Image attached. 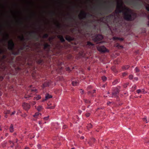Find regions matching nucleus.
<instances>
[{"mask_svg":"<svg viewBox=\"0 0 149 149\" xmlns=\"http://www.w3.org/2000/svg\"><path fill=\"white\" fill-rule=\"evenodd\" d=\"M117 6L115 12L117 14H122L124 18L129 20L130 19V12L129 9L126 7L123 1H116Z\"/></svg>","mask_w":149,"mask_h":149,"instance_id":"1","label":"nucleus"},{"mask_svg":"<svg viewBox=\"0 0 149 149\" xmlns=\"http://www.w3.org/2000/svg\"><path fill=\"white\" fill-rule=\"evenodd\" d=\"M145 1H131V8L132 5L136 9H140L145 7L146 9L149 11V4L147 3Z\"/></svg>","mask_w":149,"mask_h":149,"instance_id":"2","label":"nucleus"},{"mask_svg":"<svg viewBox=\"0 0 149 149\" xmlns=\"http://www.w3.org/2000/svg\"><path fill=\"white\" fill-rule=\"evenodd\" d=\"M36 90L35 88L30 89L27 93L28 94L26 95L25 97V98H27L29 97H31L33 95H35L36 93Z\"/></svg>","mask_w":149,"mask_h":149,"instance_id":"3","label":"nucleus"},{"mask_svg":"<svg viewBox=\"0 0 149 149\" xmlns=\"http://www.w3.org/2000/svg\"><path fill=\"white\" fill-rule=\"evenodd\" d=\"M103 38L102 36L100 34L97 35L95 37L93 38V40L95 42H97L101 40Z\"/></svg>","mask_w":149,"mask_h":149,"instance_id":"4","label":"nucleus"},{"mask_svg":"<svg viewBox=\"0 0 149 149\" xmlns=\"http://www.w3.org/2000/svg\"><path fill=\"white\" fill-rule=\"evenodd\" d=\"M8 48L10 50H12L14 46V44L12 40H10L8 42Z\"/></svg>","mask_w":149,"mask_h":149,"instance_id":"5","label":"nucleus"},{"mask_svg":"<svg viewBox=\"0 0 149 149\" xmlns=\"http://www.w3.org/2000/svg\"><path fill=\"white\" fill-rule=\"evenodd\" d=\"M98 50L102 52H108V51L104 46H98L97 47Z\"/></svg>","mask_w":149,"mask_h":149,"instance_id":"6","label":"nucleus"},{"mask_svg":"<svg viewBox=\"0 0 149 149\" xmlns=\"http://www.w3.org/2000/svg\"><path fill=\"white\" fill-rule=\"evenodd\" d=\"M86 13L84 11H81L79 15V17L80 19H82L86 17Z\"/></svg>","mask_w":149,"mask_h":149,"instance_id":"7","label":"nucleus"},{"mask_svg":"<svg viewBox=\"0 0 149 149\" xmlns=\"http://www.w3.org/2000/svg\"><path fill=\"white\" fill-rule=\"evenodd\" d=\"M41 115V114L39 112L36 113L35 114L33 115V116L34 117V120H36L38 119H39Z\"/></svg>","mask_w":149,"mask_h":149,"instance_id":"8","label":"nucleus"},{"mask_svg":"<svg viewBox=\"0 0 149 149\" xmlns=\"http://www.w3.org/2000/svg\"><path fill=\"white\" fill-rule=\"evenodd\" d=\"M131 21L136 18L137 17V14L136 13H134L132 10L131 9Z\"/></svg>","mask_w":149,"mask_h":149,"instance_id":"9","label":"nucleus"},{"mask_svg":"<svg viewBox=\"0 0 149 149\" xmlns=\"http://www.w3.org/2000/svg\"><path fill=\"white\" fill-rule=\"evenodd\" d=\"M23 108L26 110H28L30 108V105L28 103H24L22 105Z\"/></svg>","mask_w":149,"mask_h":149,"instance_id":"10","label":"nucleus"},{"mask_svg":"<svg viewBox=\"0 0 149 149\" xmlns=\"http://www.w3.org/2000/svg\"><path fill=\"white\" fill-rule=\"evenodd\" d=\"M119 92L117 89H116L115 91L112 93V97H116L117 96V94Z\"/></svg>","mask_w":149,"mask_h":149,"instance_id":"11","label":"nucleus"},{"mask_svg":"<svg viewBox=\"0 0 149 149\" xmlns=\"http://www.w3.org/2000/svg\"><path fill=\"white\" fill-rule=\"evenodd\" d=\"M49 82L48 81H46L45 82L44 84H43V85L42 86V87L43 88H44L45 87L48 86H49Z\"/></svg>","mask_w":149,"mask_h":149,"instance_id":"12","label":"nucleus"},{"mask_svg":"<svg viewBox=\"0 0 149 149\" xmlns=\"http://www.w3.org/2000/svg\"><path fill=\"white\" fill-rule=\"evenodd\" d=\"M52 97V96L51 95H49L48 94H47L45 96V100H42V102H44L45 100H46L50 98H51Z\"/></svg>","mask_w":149,"mask_h":149,"instance_id":"13","label":"nucleus"},{"mask_svg":"<svg viewBox=\"0 0 149 149\" xmlns=\"http://www.w3.org/2000/svg\"><path fill=\"white\" fill-rule=\"evenodd\" d=\"M58 38L60 39L61 42H63L65 41V40L62 36L59 35L58 36Z\"/></svg>","mask_w":149,"mask_h":149,"instance_id":"14","label":"nucleus"},{"mask_svg":"<svg viewBox=\"0 0 149 149\" xmlns=\"http://www.w3.org/2000/svg\"><path fill=\"white\" fill-rule=\"evenodd\" d=\"M9 130L10 132H12L14 131L13 126L12 124H11L10 128Z\"/></svg>","mask_w":149,"mask_h":149,"instance_id":"15","label":"nucleus"},{"mask_svg":"<svg viewBox=\"0 0 149 149\" xmlns=\"http://www.w3.org/2000/svg\"><path fill=\"white\" fill-rule=\"evenodd\" d=\"M113 40H119L121 41H122L123 40V38H118V37H114L113 38Z\"/></svg>","mask_w":149,"mask_h":149,"instance_id":"16","label":"nucleus"},{"mask_svg":"<svg viewBox=\"0 0 149 149\" xmlns=\"http://www.w3.org/2000/svg\"><path fill=\"white\" fill-rule=\"evenodd\" d=\"M72 85L73 86H77L79 84L78 82H77V81H72Z\"/></svg>","mask_w":149,"mask_h":149,"instance_id":"17","label":"nucleus"},{"mask_svg":"<svg viewBox=\"0 0 149 149\" xmlns=\"http://www.w3.org/2000/svg\"><path fill=\"white\" fill-rule=\"evenodd\" d=\"M41 98V97L39 95H38L34 97V100H38Z\"/></svg>","mask_w":149,"mask_h":149,"instance_id":"18","label":"nucleus"},{"mask_svg":"<svg viewBox=\"0 0 149 149\" xmlns=\"http://www.w3.org/2000/svg\"><path fill=\"white\" fill-rule=\"evenodd\" d=\"M43 108L41 106H39L38 108H37V110L39 111H41L42 109Z\"/></svg>","mask_w":149,"mask_h":149,"instance_id":"19","label":"nucleus"},{"mask_svg":"<svg viewBox=\"0 0 149 149\" xmlns=\"http://www.w3.org/2000/svg\"><path fill=\"white\" fill-rule=\"evenodd\" d=\"M116 47H117L119 49H121V48H123V47L121 46H120V45L119 44H116Z\"/></svg>","mask_w":149,"mask_h":149,"instance_id":"20","label":"nucleus"},{"mask_svg":"<svg viewBox=\"0 0 149 149\" xmlns=\"http://www.w3.org/2000/svg\"><path fill=\"white\" fill-rule=\"evenodd\" d=\"M136 85H134L132 86V90L131 91H134V90H135L136 89Z\"/></svg>","mask_w":149,"mask_h":149,"instance_id":"21","label":"nucleus"},{"mask_svg":"<svg viewBox=\"0 0 149 149\" xmlns=\"http://www.w3.org/2000/svg\"><path fill=\"white\" fill-rule=\"evenodd\" d=\"M129 68V66L128 65H127L124 66L122 68L123 70H127Z\"/></svg>","mask_w":149,"mask_h":149,"instance_id":"22","label":"nucleus"},{"mask_svg":"<svg viewBox=\"0 0 149 149\" xmlns=\"http://www.w3.org/2000/svg\"><path fill=\"white\" fill-rule=\"evenodd\" d=\"M102 79L103 81H105L107 80V78L106 77L104 76L102 77Z\"/></svg>","mask_w":149,"mask_h":149,"instance_id":"23","label":"nucleus"},{"mask_svg":"<svg viewBox=\"0 0 149 149\" xmlns=\"http://www.w3.org/2000/svg\"><path fill=\"white\" fill-rule=\"evenodd\" d=\"M134 70L136 72H138L139 71V70L137 67H136L135 68Z\"/></svg>","mask_w":149,"mask_h":149,"instance_id":"24","label":"nucleus"},{"mask_svg":"<svg viewBox=\"0 0 149 149\" xmlns=\"http://www.w3.org/2000/svg\"><path fill=\"white\" fill-rule=\"evenodd\" d=\"M49 116H48L46 117H45L43 118V119L45 120H48L49 119Z\"/></svg>","mask_w":149,"mask_h":149,"instance_id":"25","label":"nucleus"},{"mask_svg":"<svg viewBox=\"0 0 149 149\" xmlns=\"http://www.w3.org/2000/svg\"><path fill=\"white\" fill-rule=\"evenodd\" d=\"M143 121L146 122V123H148L147 122V120L146 117H145L143 118Z\"/></svg>","mask_w":149,"mask_h":149,"instance_id":"26","label":"nucleus"},{"mask_svg":"<svg viewBox=\"0 0 149 149\" xmlns=\"http://www.w3.org/2000/svg\"><path fill=\"white\" fill-rule=\"evenodd\" d=\"M49 46V44H48L47 43H46L44 45V47L45 48H47Z\"/></svg>","mask_w":149,"mask_h":149,"instance_id":"27","label":"nucleus"},{"mask_svg":"<svg viewBox=\"0 0 149 149\" xmlns=\"http://www.w3.org/2000/svg\"><path fill=\"white\" fill-rule=\"evenodd\" d=\"M92 125L91 124H89L87 126L88 128H91L92 127Z\"/></svg>","mask_w":149,"mask_h":149,"instance_id":"28","label":"nucleus"},{"mask_svg":"<svg viewBox=\"0 0 149 149\" xmlns=\"http://www.w3.org/2000/svg\"><path fill=\"white\" fill-rule=\"evenodd\" d=\"M146 92L145 91L144 89H142V90H141V93H145Z\"/></svg>","mask_w":149,"mask_h":149,"instance_id":"29","label":"nucleus"},{"mask_svg":"<svg viewBox=\"0 0 149 149\" xmlns=\"http://www.w3.org/2000/svg\"><path fill=\"white\" fill-rule=\"evenodd\" d=\"M136 92L138 93L139 94L140 93H141V89H138L136 90Z\"/></svg>","mask_w":149,"mask_h":149,"instance_id":"30","label":"nucleus"},{"mask_svg":"<svg viewBox=\"0 0 149 149\" xmlns=\"http://www.w3.org/2000/svg\"><path fill=\"white\" fill-rule=\"evenodd\" d=\"M87 45H92L93 44L90 42H87Z\"/></svg>","mask_w":149,"mask_h":149,"instance_id":"31","label":"nucleus"},{"mask_svg":"<svg viewBox=\"0 0 149 149\" xmlns=\"http://www.w3.org/2000/svg\"><path fill=\"white\" fill-rule=\"evenodd\" d=\"M5 112L6 113L9 114L10 113V111L9 110H7L6 111H5Z\"/></svg>","mask_w":149,"mask_h":149,"instance_id":"32","label":"nucleus"},{"mask_svg":"<svg viewBox=\"0 0 149 149\" xmlns=\"http://www.w3.org/2000/svg\"><path fill=\"white\" fill-rule=\"evenodd\" d=\"M66 39L68 40H71V38L70 37H66Z\"/></svg>","mask_w":149,"mask_h":149,"instance_id":"33","label":"nucleus"},{"mask_svg":"<svg viewBox=\"0 0 149 149\" xmlns=\"http://www.w3.org/2000/svg\"><path fill=\"white\" fill-rule=\"evenodd\" d=\"M84 100L85 102L86 103H88L90 102L89 101H88V100H87L86 99H85Z\"/></svg>","mask_w":149,"mask_h":149,"instance_id":"34","label":"nucleus"},{"mask_svg":"<svg viewBox=\"0 0 149 149\" xmlns=\"http://www.w3.org/2000/svg\"><path fill=\"white\" fill-rule=\"evenodd\" d=\"M90 115V113H87L86 114V116L87 117H88Z\"/></svg>","mask_w":149,"mask_h":149,"instance_id":"35","label":"nucleus"},{"mask_svg":"<svg viewBox=\"0 0 149 149\" xmlns=\"http://www.w3.org/2000/svg\"><path fill=\"white\" fill-rule=\"evenodd\" d=\"M31 103V104H32L33 105H34L36 104V102L35 101H33Z\"/></svg>","mask_w":149,"mask_h":149,"instance_id":"36","label":"nucleus"},{"mask_svg":"<svg viewBox=\"0 0 149 149\" xmlns=\"http://www.w3.org/2000/svg\"><path fill=\"white\" fill-rule=\"evenodd\" d=\"M16 113L15 111H14L10 115L11 116L12 115H14Z\"/></svg>","mask_w":149,"mask_h":149,"instance_id":"37","label":"nucleus"},{"mask_svg":"<svg viewBox=\"0 0 149 149\" xmlns=\"http://www.w3.org/2000/svg\"><path fill=\"white\" fill-rule=\"evenodd\" d=\"M80 93L81 94H83L84 93V91H83L82 89H81L80 90Z\"/></svg>","mask_w":149,"mask_h":149,"instance_id":"38","label":"nucleus"},{"mask_svg":"<svg viewBox=\"0 0 149 149\" xmlns=\"http://www.w3.org/2000/svg\"><path fill=\"white\" fill-rule=\"evenodd\" d=\"M148 22L147 24L148 26H149V15L148 16Z\"/></svg>","mask_w":149,"mask_h":149,"instance_id":"39","label":"nucleus"},{"mask_svg":"<svg viewBox=\"0 0 149 149\" xmlns=\"http://www.w3.org/2000/svg\"><path fill=\"white\" fill-rule=\"evenodd\" d=\"M66 70L68 71H70V68L69 67H67V68H66Z\"/></svg>","mask_w":149,"mask_h":149,"instance_id":"40","label":"nucleus"},{"mask_svg":"<svg viewBox=\"0 0 149 149\" xmlns=\"http://www.w3.org/2000/svg\"><path fill=\"white\" fill-rule=\"evenodd\" d=\"M54 107H49L48 108V109H53L54 108Z\"/></svg>","mask_w":149,"mask_h":149,"instance_id":"41","label":"nucleus"},{"mask_svg":"<svg viewBox=\"0 0 149 149\" xmlns=\"http://www.w3.org/2000/svg\"><path fill=\"white\" fill-rule=\"evenodd\" d=\"M134 80L136 81H137L138 80V78L137 77H134Z\"/></svg>","mask_w":149,"mask_h":149,"instance_id":"42","label":"nucleus"},{"mask_svg":"<svg viewBox=\"0 0 149 149\" xmlns=\"http://www.w3.org/2000/svg\"><path fill=\"white\" fill-rule=\"evenodd\" d=\"M44 37L46 38L48 36V35L47 34H45L44 36Z\"/></svg>","mask_w":149,"mask_h":149,"instance_id":"43","label":"nucleus"},{"mask_svg":"<svg viewBox=\"0 0 149 149\" xmlns=\"http://www.w3.org/2000/svg\"><path fill=\"white\" fill-rule=\"evenodd\" d=\"M38 148L40 149V145H38Z\"/></svg>","mask_w":149,"mask_h":149,"instance_id":"44","label":"nucleus"},{"mask_svg":"<svg viewBox=\"0 0 149 149\" xmlns=\"http://www.w3.org/2000/svg\"><path fill=\"white\" fill-rule=\"evenodd\" d=\"M131 80L132 79H133V76L132 75H131Z\"/></svg>","mask_w":149,"mask_h":149,"instance_id":"45","label":"nucleus"},{"mask_svg":"<svg viewBox=\"0 0 149 149\" xmlns=\"http://www.w3.org/2000/svg\"><path fill=\"white\" fill-rule=\"evenodd\" d=\"M3 51L1 49H0V54L2 53Z\"/></svg>","mask_w":149,"mask_h":149,"instance_id":"46","label":"nucleus"},{"mask_svg":"<svg viewBox=\"0 0 149 149\" xmlns=\"http://www.w3.org/2000/svg\"><path fill=\"white\" fill-rule=\"evenodd\" d=\"M126 74V73L125 72H124L123 73V76H124Z\"/></svg>","mask_w":149,"mask_h":149,"instance_id":"47","label":"nucleus"},{"mask_svg":"<svg viewBox=\"0 0 149 149\" xmlns=\"http://www.w3.org/2000/svg\"><path fill=\"white\" fill-rule=\"evenodd\" d=\"M38 123L39 124H41L42 123L41 121H39L38 122Z\"/></svg>","mask_w":149,"mask_h":149,"instance_id":"48","label":"nucleus"},{"mask_svg":"<svg viewBox=\"0 0 149 149\" xmlns=\"http://www.w3.org/2000/svg\"><path fill=\"white\" fill-rule=\"evenodd\" d=\"M25 149H29V148L28 147H26Z\"/></svg>","mask_w":149,"mask_h":149,"instance_id":"49","label":"nucleus"},{"mask_svg":"<svg viewBox=\"0 0 149 149\" xmlns=\"http://www.w3.org/2000/svg\"><path fill=\"white\" fill-rule=\"evenodd\" d=\"M127 85H125H125H124V88H126V87H127Z\"/></svg>","mask_w":149,"mask_h":149,"instance_id":"50","label":"nucleus"},{"mask_svg":"<svg viewBox=\"0 0 149 149\" xmlns=\"http://www.w3.org/2000/svg\"><path fill=\"white\" fill-rule=\"evenodd\" d=\"M110 103H111V102H107V104L108 105H109V104H110Z\"/></svg>","mask_w":149,"mask_h":149,"instance_id":"51","label":"nucleus"},{"mask_svg":"<svg viewBox=\"0 0 149 149\" xmlns=\"http://www.w3.org/2000/svg\"><path fill=\"white\" fill-rule=\"evenodd\" d=\"M84 137L83 136H82L81 137V139H84Z\"/></svg>","mask_w":149,"mask_h":149,"instance_id":"52","label":"nucleus"},{"mask_svg":"<svg viewBox=\"0 0 149 149\" xmlns=\"http://www.w3.org/2000/svg\"><path fill=\"white\" fill-rule=\"evenodd\" d=\"M24 39V37L23 36H22L21 37V40H22Z\"/></svg>","mask_w":149,"mask_h":149,"instance_id":"53","label":"nucleus"},{"mask_svg":"<svg viewBox=\"0 0 149 149\" xmlns=\"http://www.w3.org/2000/svg\"><path fill=\"white\" fill-rule=\"evenodd\" d=\"M147 122H148L149 121V118H148L147 119Z\"/></svg>","mask_w":149,"mask_h":149,"instance_id":"54","label":"nucleus"},{"mask_svg":"<svg viewBox=\"0 0 149 149\" xmlns=\"http://www.w3.org/2000/svg\"><path fill=\"white\" fill-rule=\"evenodd\" d=\"M8 134L7 133V134H6V136H8Z\"/></svg>","mask_w":149,"mask_h":149,"instance_id":"55","label":"nucleus"},{"mask_svg":"<svg viewBox=\"0 0 149 149\" xmlns=\"http://www.w3.org/2000/svg\"><path fill=\"white\" fill-rule=\"evenodd\" d=\"M93 93H94L95 92V90H93Z\"/></svg>","mask_w":149,"mask_h":149,"instance_id":"56","label":"nucleus"},{"mask_svg":"<svg viewBox=\"0 0 149 149\" xmlns=\"http://www.w3.org/2000/svg\"><path fill=\"white\" fill-rule=\"evenodd\" d=\"M10 143H12V142L11 141H10Z\"/></svg>","mask_w":149,"mask_h":149,"instance_id":"57","label":"nucleus"},{"mask_svg":"<svg viewBox=\"0 0 149 149\" xmlns=\"http://www.w3.org/2000/svg\"><path fill=\"white\" fill-rule=\"evenodd\" d=\"M71 149H75V148H71Z\"/></svg>","mask_w":149,"mask_h":149,"instance_id":"58","label":"nucleus"},{"mask_svg":"<svg viewBox=\"0 0 149 149\" xmlns=\"http://www.w3.org/2000/svg\"><path fill=\"white\" fill-rule=\"evenodd\" d=\"M11 146L12 147L13 146V145H11Z\"/></svg>","mask_w":149,"mask_h":149,"instance_id":"59","label":"nucleus"},{"mask_svg":"<svg viewBox=\"0 0 149 149\" xmlns=\"http://www.w3.org/2000/svg\"><path fill=\"white\" fill-rule=\"evenodd\" d=\"M103 87H104V86H103Z\"/></svg>","mask_w":149,"mask_h":149,"instance_id":"60","label":"nucleus"},{"mask_svg":"<svg viewBox=\"0 0 149 149\" xmlns=\"http://www.w3.org/2000/svg\"><path fill=\"white\" fill-rule=\"evenodd\" d=\"M1 130V129L0 128V131Z\"/></svg>","mask_w":149,"mask_h":149,"instance_id":"61","label":"nucleus"},{"mask_svg":"<svg viewBox=\"0 0 149 149\" xmlns=\"http://www.w3.org/2000/svg\"><path fill=\"white\" fill-rule=\"evenodd\" d=\"M148 84H149V82H148Z\"/></svg>","mask_w":149,"mask_h":149,"instance_id":"62","label":"nucleus"}]
</instances>
